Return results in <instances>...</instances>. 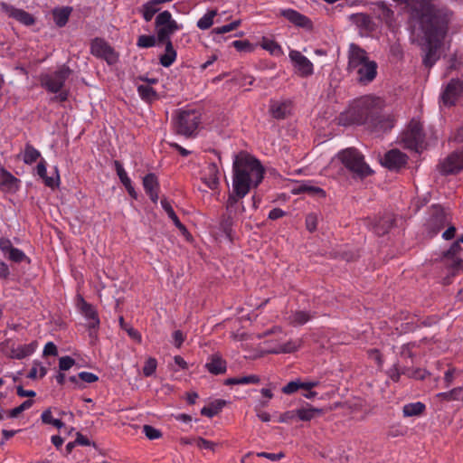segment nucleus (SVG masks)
I'll return each instance as SVG.
<instances>
[{
	"mask_svg": "<svg viewBox=\"0 0 463 463\" xmlns=\"http://www.w3.org/2000/svg\"><path fill=\"white\" fill-rule=\"evenodd\" d=\"M232 170V184L238 194H249L250 188L258 187L265 174L260 161L243 152L235 156Z\"/></svg>",
	"mask_w": 463,
	"mask_h": 463,
	"instance_id": "f03ea898",
	"label": "nucleus"
},
{
	"mask_svg": "<svg viewBox=\"0 0 463 463\" xmlns=\"http://www.w3.org/2000/svg\"><path fill=\"white\" fill-rule=\"evenodd\" d=\"M248 194H238L235 190V185L232 184V191L229 194L226 202V210L232 215L238 213H243L245 212V206L241 201Z\"/></svg>",
	"mask_w": 463,
	"mask_h": 463,
	"instance_id": "6ab92c4d",
	"label": "nucleus"
},
{
	"mask_svg": "<svg viewBox=\"0 0 463 463\" xmlns=\"http://www.w3.org/2000/svg\"><path fill=\"white\" fill-rule=\"evenodd\" d=\"M143 432L146 435V437L151 440L159 439L162 435L159 430L150 425H144Z\"/></svg>",
	"mask_w": 463,
	"mask_h": 463,
	"instance_id": "052dcab7",
	"label": "nucleus"
},
{
	"mask_svg": "<svg viewBox=\"0 0 463 463\" xmlns=\"http://www.w3.org/2000/svg\"><path fill=\"white\" fill-rule=\"evenodd\" d=\"M75 364V360L71 356H62L59 359V368L61 371H67Z\"/></svg>",
	"mask_w": 463,
	"mask_h": 463,
	"instance_id": "680f3d73",
	"label": "nucleus"
},
{
	"mask_svg": "<svg viewBox=\"0 0 463 463\" xmlns=\"http://www.w3.org/2000/svg\"><path fill=\"white\" fill-rule=\"evenodd\" d=\"M402 373L403 375H406L408 378L415 379V380H423L430 373L428 371L421 368H411L408 366H403Z\"/></svg>",
	"mask_w": 463,
	"mask_h": 463,
	"instance_id": "79ce46f5",
	"label": "nucleus"
},
{
	"mask_svg": "<svg viewBox=\"0 0 463 463\" xmlns=\"http://www.w3.org/2000/svg\"><path fill=\"white\" fill-rule=\"evenodd\" d=\"M208 170H209V174H210V178H209V181L206 182V184L209 188L214 189L217 187V185L219 184L217 165L215 164H211L208 166Z\"/></svg>",
	"mask_w": 463,
	"mask_h": 463,
	"instance_id": "8fccbe9b",
	"label": "nucleus"
},
{
	"mask_svg": "<svg viewBox=\"0 0 463 463\" xmlns=\"http://www.w3.org/2000/svg\"><path fill=\"white\" fill-rule=\"evenodd\" d=\"M313 317H314V316L309 312L303 311V310H298V311L292 312L290 315H288L286 317V320L289 325H291L293 326H298L305 325L306 323L310 321Z\"/></svg>",
	"mask_w": 463,
	"mask_h": 463,
	"instance_id": "c756f323",
	"label": "nucleus"
},
{
	"mask_svg": "<svg viewBox=\"0 0 463 463\" xmlns=\"http://www.w3.org/2000/svg\"><path fill=\"white\" fill-rule=\"evenodd\" d=\"M377 68V63L374 61L369 60L354 72L356 73L357 80L360 83L368 84L376 78Z\"/></svg>",
	"mask_w": 463,
	"mask_h": 463,
	"instance_id": "aec40b11",
	"label": "nucleus"
},
{
	"mask_svg": "<svg viewBox=\"0 0 463 463\" xmlns=\"http://www.w3.org/2000/svg\"><path fill=\"white\" fill-rule=\"evenodd\" d=\"M368 99L357 101L339 116V123L343 126L363 125L369 123L373 111Z\"/></svg>",
	"mask_w": 463,
	"mask_h": 463,
	"instance_id": "7ed1b4c3",
	"label": "nucleus"
},
{
	"mask_svg": "<svg viewBox=\"0 0 463 463\" xmlns=\"http://www.w3.org/2000/svg\"><path fill=\"white\" fill-rule=\"evenodd\" d=\"M7 254L8 259L15 263H21L24 260H29L28 257L23 250L14 247L11 249V250Z\"/></svg>",
	"mask_w": 463,
	"mask_h": 463,
	"instance_id": "603ef678",
	"label": "nucleus"
},
{
	"mask_svg": "<svg viewBox=\"0 0 463 463\" xmlns=\"http://www.w3.org/2000/svg\"><path fill=\"white\" fill-rule=\"evenodd\" d=\"M21 180L4 167H0V190L5 194H14L20 189Z\"/></svg>",
	"mask_w": 463,
	"mask_h": 463,
	"instance_id": "f3484780",
	"label": "nucleus"
},
{
	"mask_svg": "<svg viewBox=\"0 0 463 463\" xmlns=\"http://www.w3.org/2000/svg\"><path fill=\"white\" fill-rule=\"evenodd\" d=\"M393 222L394 220L390 214H385L382 217H379L373 224V232L379 236L384 235L391 230Z\"/></svg>",
	"mask_w": 463,
	"mask_h": 463,
	"instance_id": "c85d7f7f",
	"label": "nucleus"
},
{
	"mask_svg": "<svg viewBox=\"0 0 463 463\" xmlns=\"http://www.w3.org/2000/svg\"><path fill=\"white\" fill-rule=\"evenodd\" d=\"M338 156L343 165L354 176L364 178L372 175V169L364 162V156L357 149L349 147L341 151Z\"/></svg>",
	"mask_w": 463,
	"mask_h": 463,
	"instance_id": "39448f33",
	"label": "nucleus"
},
{
	"mask_svg": "<svg viewBox=\"0 0 463 463\" xmlns=\"http://www.w3.org/2000/svg\"><path fill=\"white\" fill-rule=\"evenodd\" d=\"M161 206L168 215V217L173 221L175 227L183 233L187 232V229L185 226L180 222L178 216L175 214L170 202L166 198H163L161 200Z\"/></svg>",
	"mask_w": 463,
	"mask_h": 463,
	"instance_id": "2f4dec72",
	"label": "nucleus"
},
{
	"mask_svg": "<svg viewBox=\"0 0 463 463\" xmlns=\"http://www.w3.org/2000/svg\"><path fill=\"white\" fill-rule=\"evenodd\" d=\"M260 382V378L257 375H248L242 377H232L225 380L224 383L226 385H234V384H255Z\"/></svg>",
	"mask_w": 463,
	"mask_h": 463,
	"instance_id": "a19ab883",
	"label": "nucleus"
},
{
	"mask_svg": "<svg viewBox=\"0 0 463 463\" xmlns=\"http://www.w3.org/2000/svg\"><path fill=\"white\" fill-rule=\"evenodd\" d=\"M440 261L453 276L463 269V235L443 252Z\"/></svg>",
	"mask_w": 463,
	"mask_h": 463,
	"instance_id": "0eeeda50",
	"label": "nucleus"
},
{
	"mask_svg": "<svg viewBox=\"0 0 463 463\" xmlns=\"http://www.w3.org/2000/svg\"><path fill=\"white\" fill-rule=\"evenodd\" d=\"M408 156L398 149L388 151L383 159V165L390 170H398L407 164Z\"/></svg>",
	"mask_w": 463,
	"mask_h": 463,
	"instance_id": "a211bd4d",
	"label": "nucleus"
},
{
	"mask_svg": "<svg viewBox=\"0 0 463 463\" xmlns=\"http://www.w3.org/2000/svg\"><path fill=\"white\" fill-rule=\"evenodd\" d=\"M403 366L399 364V362L393 364L392 368H391L388 372L389 377L395 383L400 381L401 375H403L402 373Z\"/></svg>",
	"mask_w": 463,
	"mask_h": 463,
	"instance_id": "e2e57ef3",
	"label": "nucleus"
},
{
	"mask_svg": "<svg viewBox=\"0 0 463 463\" xmlns=\"http://www.w3.org/2000/svg\"><path fill=\"white\" fill-rule=\"evenodd\" d=\"M33 403V401H32V400L24 401L22 404H20L19 406L12 409L9 411V417H11V418H17L23 411H24L25 410H28L29 408H31Z\"/></svg>",
	"mask_w": 463,
	"mask_h": 463,
	"instance_id": "5fc2aeb1",
	"label": "nucleus"
},
{
	"mask_svg": "<svg viewBox=\"0 0 463 463\" xmlns=\"http://www.w3.org/2000/svg\"><path fill=\"white\" fill-rule=\"evenodd\" d=\"M47 369L44 366L40 365V364L34 363L33 366L31 368L28 378L35 379L38 375L40 378H43L46 375Z\"/></svg>",
	"mask_w": 463,
	"mask_h": 463,
	"instance_id": "4d7b16f0",
	"label": "nucleus"
},
{
	"mask_svg": "<svg viewBox=\"0 0 463 463\" xmlns=\"http://www.w3.org/2000/svg\"><path fill=\"white\" fill-rule=\"evenodd\" d=\"M348 20L361 31L372 33L375 29V24L373 19L367 14H353L348 16Z\"/></svg>",
	"mask_w": 463,
	"mask_h": 463,
	"instance_id": "b1692460",
	"label": "nucleus"
},
{
	"mask_svg": "<svg viewBox=\"0 0 463 463\" xmlns=\"http://www.w3.org/2000/svg\"><path fill=\"white\" fill-rule=\"evenodd\" d=\"M201 122V115L194 109L179 110L173 117V128L176 134L192 137Z\"/></svg>",
	"mask_w": 463,
	"mask_h": 463,
	"instance_id": "20e7f679",
	"label": "nucleus"
},
{
	"mask_svg": "<svg viewBox=\"0 0 463 463\" xmlns=\"http://www.w3.org/2000/svg\"><path fill=\"white\" fill-rule=\"evenodd\" d=\"M426 410V406L421 402H416L405 404L402 407V413L404 417H413L421 415Z\"/></svg>",
	"mask_w": 463,
	"mask_h": 463,
	"instance_id": "f704fd0d",
	"label": "nucleus"
},
{
	"mask_svg": "<svg viewBox=\"0 0 463 463\" xmlns=\"http://www.w3.org/2000/svg\"><path fill=\"white\" fill-rule=\"evenodd\" d=\"M155 29L157 43H162L172 42V35L182 30L183 24H178L169 11L165 10L156 16Z\"/></svg>",
	"mask_w": 463,
	"mask_h": 463,
	"instance_id": "423d86ee",
	"label": "nucleus"
},
{
	"mask_svg": "<svg viewBox=\"0 0 463 463\" xmlns=\"http://www.w3.org/2000/svg\"><path fill=\"white\" fill-rule=\"evenodd\" d=\"M439 171L443 175H450L463 169V146L449 155L439 165Z\"/></svg>",
	"mask_w": 463,
	"mask_h": 463,
	"instance_id": "ddd939ff",
	"label": "nucleus"
},
{
	"mask_svg": "<svg viewBox=\"0 0 463 463\" xmlns=\"http://www.w3.org/2000/svg\"><path fill=\"white\" fill-rule=\"evenodd\" d=\"M40 156L41 154L36 148H34L30 144H26L24 152V162L26 165H32L33 163L36 162Z\"/></svg>",
	"mask_w": 463,
	"mask_h": 463,
	"instance_id": "c03bdc74",
	"label": "nucleus"
},
{
	"mask_svg": "<svg viewBox=\"0 0 463 463\" xmlns=\"http://www.w3.org/2000/svg\"><path fill=\"white\" fill-rule=\"evenodd\" d=\"M71 12L72 8L70 6L54 9L52 14L55 24L58 27L65 26L69 21Z\"/></svg>",
	"mask_w": 463,
	"mask_h": 463,
	"instance_id": "72a5a7b5",
	"label": "nucleus"
},
{
	"mask_svg": "<svg viewBox=\"0 0 463 463\" xmlns=\"http://www.w3.org/2000/svg\"><path fill=\"white\" fill-rule=\"evenodd\" d=\"M241 24V20L233 21L228 24L213 29V33L216 34H224L237 29Z\"/></svg>",
	"mask_w": 463,
	"mask_h": 463,
	"instance_id": "6e6d98bb",
	"label": "nucleus"
},
{
	"mask_svg": "<svg viewBox=\"0 0 463 463\" xmlns=\"http://www.w3.org/2000/svg\"><path fill=\"white\" fill-rule=\"evenodd\" d=\"M299 389H303V382L300 379H297L288 383L282 388V392L285 394H292L298 392Z\"/></svg>",
	"mask_w": 463,
	"mask_h": 463,
	"instance_id": "864d4df0",
	"label": "nucleus"
},
{
	"mask_svg": "<svg viewBox=\"0 0 463 463\" xmlns=\"http://www.w3.org/2000/svg\"><path fill=\"white\" fill-rule=\"evenodd\" d=\"M161 44L165 45V53L160 56V64L163 67L168 68L170 67L176 60L177 52L174 48L172 42L162 43Z\"/></svg>",
	"mask_w": 463,
	"mask_h": 463,
	"instance_id": "7c9ffc66",
	"label": "nucleus"
},
{
	"mask_svg": "<svg viewBox=\"0 0 463 463\" xmlns=\"http://www.w3.org/2000/svg\"><path fill=\"white\" fill-rule=\"evenodd\" d=\"M369 124L374 128L381 131H388L394 126L393 118L390 115L382 114L373 109L372 116L370 117Z\"/></svg>",
	"mask_w": 463,
	"mask_h": 463,
	"instance_id": "412c9836",
	"label": "nucleus"
},
{
	"mask_svg": "<svg viewBox=\"0 0 463 463\" xmlns=\"http://www.w3.org/2000/svg\"><path fill=\"white\" fill-rule=\"evenodd\" d=\"M143 186L151 201L153 203H156L158 200L159 190V184L156 175L153 173L146 175L143 178Z\"/></svg>",
	"mask_w": 463,
	"mask_h": 463,
	"instance_id": "393cba45",
	"label": "nucleus"
},
{
	"mask_svg": "<svg viewBox=\"0 0 463 463\" xmlns=\"http://www.w3.org/2000/svg\"><path fill=\"white\" fill-rule=\"evenodd\" d=\"M292 110V102L287 100H271L269 105V112L276 119H284L290 115Z\"/></svg>",
	"mask_w": 463,
	"mask_h": 463,
	"instance_id": "5701e85b",
	"label": "nucleus"
},
{
	"mask_svg": "<svg viewBox=\"0 0 463 463\" xmlns=\"http://www.w3.org/2000/svg\"><path fill=\"white\" fill-rule=\"evenodd\" d=\"M72 71L65 64L51 73L43 74L40 78L41 85L51 93H57L65 86L66 80Z\"/></svg>",
	"mask_w": 463,
	"mask_h": 463,
	"instance_id": "6e6552de",
	"label": "nucleus"
},
{
	"mask_svg": "<svg viewBox=\"0 0 463 463\" xmlns=\"http://www.w3.org/2000/svg\"><path fill=\"white\" fill-rule=\"evenodd\" d=\"M406 433V427L401 423L392 424L389 427L387 435L392 438L403 436Z\"/></svg>",
	"mask_w": 463,
	"mask_h": 463,
	"instance_id": "13d9d810",
	"label": "nucleus"
},
{
	"mask_svg": "<svg viewBox=\"0 0 463 463\" xmlns=\"http://www.w3.org/2000/svg\"><path fill=\"white\" fill-rule=\"evenodd\" d=\"M90 52L95 57L105 60L109 64H113L118 60L114 49L101 38H95L91 41Z\"/></svg>",
	"mask_w": 463,
	"mask_h": 463,
	"instance_id": "f8f14e48",
	"label": "nucleus"
},
{
	"mask_svg": "<svg viewBox=\"0 0 463 463\" xmlns=\"http://www.w3.org/2000/svg\"><path fill=\"white\" fill-rule=\"evenodd\" d=\"M78 377L80 378V381L87 383H93L99 380L98 375L90 372H80L78 374Z\"/></svg>",
	"mask_w": 463,
	"mask_h": 463,
	"instance_id": "338daca9",
	"label": "nucleus"
},
{
	"mask_svg": "<svg viewBox=\"0 0 463 463\" xmlns=\"http://www.w3.org/2000/svg\"><path fill=\"white\" fill-rule=\"evenodd\" d=\"M371 11L373 15L385 24H390L393 16V11L383 1L372 4Z\"/></svg>",
	"mask_w": 463,
	"mask_h": 463,
	"instance_id": "a878e982",
	"label": "nucleus"
},
{
	"mask_svg": "<svg viewBox=\"0 0 463 463\" xmlns=\"http://www.w3.org/2000/svg\"><path fill=\"white\" fill-rule=\"evenodd\" d=\"M368 61L369 58L364 49L354 43L350 44L348 54V71L354 72Z\"/></svg>",
	"mask_w": 463,
	"mask_h": 463,
	"instance_id": "dca6fc26",
	"label": "nucleus"
},
{
	"mask_svg": "<svg viewBox=\"0 0 463 463\" xmlns=\"http://www.w3.org/2000/svg\"><path fill=\"white\" fill-rule=\"evenodd\" d=\"M415 346L416 345L414 343H407L402 345L400 348V358L402 360L411 359L412 363L415 356L412 350Z\"/></svg>",
	"mask_w": 463,
	"mask_h": 463,
	"instance_id": "09e8293b",
	"label": "nucleus"
},
{
	"mask_svg": "<svg viewBox=\"0 0 463 463\" xmlns=\"http://www.w3.org/2000/svg\"><path fill=\"white\" fill-rule=\"evenodd\" d=\"M2 8L10 17L17 20L26 26H30L35 22L33 16L24 10L15 8L6 3H2Z\"/></svg>",
	"mask_w": 463,
	"mask_h": 463,
	"instance_id": "4be33fe9",
	"label": "nucleus"
},
{
	"mask_svg": "<svg viewBox=\"0 0 463 463\" xmlns=\"http://www.w3.org/2000/svg\"><path fill=\"white\" fill-rule=\"evenodd\" d=\"M115 170L117 172V175L122 183L124 186H130V184H132L131 179L128 177L126 170L124 169L122 164L116 160L114 161Z\"/></svg>",
	"mask_w": 463,
	"mask_h": 463,
	"instance_id": "49530a36",
	"label": "nucleus"
},
{
	"mask_svg": "<svg viewBox=\"0 0 463 463\" xmlns=\"http://www.w3.org/2000/svg\"><path fill=\"white\" fill-rule=\"evenodd\" d=\"M36 343L33 342L27 345H19L16 349L13 350V356L16 359H24L31 355L36 349Z\"/></svg>",
	"mask_w": 463,
	"mask_h": 463,
	"instance_id": "ea45409f",
	"label": "nucleus"
},
{
	"mask_svg": "<svg viewBox=\"0 0 463 463\" xmlns=\"http://www.w3.org/2000/svg\"><path fill=\"white\" fill-rule=\"evenodd\" d=\"M137 93L139 97L146 102H152L158 98L156 91L148 84L138 85Z\"/></svg>",
	"mask_w": 463,
	"mask_h": 463,
	"instance_id": "4c0bfd02",
	"label": "nucleus"
},
{
	"mask_svg": "<svg viewBox=\"0 0 463 463\" xmlns=\"http://www.w3.org/2000/svg\"><path fill=\"white\" fill-rule=\"evenodd\" d=\"M160 10L158 5L154 0H149L142 5V15L146 22H150L154 15Z\"/></svg>",
	"mask_w": 463,
	"mask_h": 463,
	"instance_id": "58836bf2",
	"label": "nucleus"
},
{
	"mask_svg": "<svg viewBox=\"0 0 463 463\" xmlns=\"http://www.w3.org/2000/svg\"><path fill=\"white\" fill-rule=\"evenodd\" d=\"M217 15V10H208L207 13L197 21V27L201 30H208L213 24V19Z\"/></svg>",
	"mask_w": 463,
	"mask_h": 463,
	"instance_id": "37998d69",
	"label": "nucleus"
},
{
	"mask_svg": "<svg viewBox=\"0 0 463 463\" xmlns=\"http://www.w3.org/2000/svg\"><path fill=\"white\" fill-rule=\"evenodd\" d=\"M194 445L201 449H207V450L214 451L216 447L218 446L217 443L211 441V440H207L201 437L194 438Z\"/></svg>",
	"mask_w": 463,
	"mask_h": 463,
	"instance_id": "3c124183",
	"label": "nucleus"
},
{
	"mask_svg": "<svg viewBox=\"0 0 463 463\" xmlns=\"http://www.w3.org/2000/svg\"><path fill=\"white\" fill-rule=\"evenodd\" d=\"M157 362L155 358H148L143 367V373L145 376H151L156 369Z\"/></svg>",
	"mask_w": 463,
	"mask_h": 463,
	"instance_id": "bf43d9fd",
	"label": "nucleus"
},
{
	"mask_svg": "<svg viewBox=\"0 0 463 463\" xmlns=\"http://www.w3.org/2000/svg\"><path fill=\"white\" fill-rule=\"evenodd\" d=\"M302 339L288 340L287 343L279 345L271 353L273 354H290L296 352L302 346Z\"/></svg>",
	"mask_w": 463,
	"mask_h": 463,
	"instance_id": "473e14b6",
	"label": "nucleus"
},
{
	"mask_svg": "<svg viewBox=\"0 0 463 463\" xmlns=\"http://www.w3.org/2000/svg\"><path fill=\"white\" fill-rule=\"evenodd\" d=\"M317 216L316 213H309L306 217V228L310 232L317 230Z\"/></svg>",
	"mask_w": 463,
	"mask_h": 463,
	"instance_id": "0e129e2a",
	"label": "nucleus"
},
{
	"mask_svg": "<svg viewBox=\"0 0 463 463\" xmlns=\"http://www.w3.org/2000/svg\"><path fill=\"white\" fill-rule=\"evenodd\" d=\"M455 374H456V368L455 367H452V366H449L448 370L444 373V383H445V387H449L454 379H455Z\"/></svg>",
	"mask_w": 463,
	"mask_h": 463,
	"instance_id": "774afa93",
	"label": "nucleus"
},
{
	"mask_svg": "<svg viewBox=\"0 0 463 463\" xmlns=\"http://www.w3.org/2000/svg\"><path fill=\"white\" fill-rule=\"evenodd\" d=\"M156 35L142 34L137 38V45L139 48H151L156 44Z\"/></svg>",
	"mask_w": 463,
	"mask_h": 463,
	"instance_id": "de8ad7c7",
	"label": "nucleus"
},
{
	"mask_svg": "<svg viewBox=\"0 0 463 463\" xmlns=\"http://www.w3.org/2000/svg\"><path fill=\"white\" fill-rule=\"evenodd\" d=\"M463 392V387H457L454 388L449 392H439L436 396L439 400L443 401H459L460 400V394Z\"/></svg>",
	"mask_w": 463,
	"mask_h": 463,
	"instance_id": "a18cd8bd",
	"label": "nucleus"
},
{
	"mask_svg": "<svg viewBox=\"0 0 463 463\" xmlns=\"http://www.w3.org/2000/svg\"><path fill=\"white\" fill-rule=\"evenodd\" d=\"M451 217L440 205H433L430 210V216L426 223L427 230L434 236L440 230L450 224Z\"/></svg>",
	"mask_w": 463,
	"mask_h": 463,
	"instance_id": "9b49d317",
	"label": "nucleus"
},
{
	"mask_svg": "<svg viewBox=\"0 0 463 463\" xmlns=\"http://www.w3.org/2000/svg\"><path fill=\"white\" fill-rule=\"evenodd\" d=\"M288 56L294 69L300 77L307 78L314 73L313 63L299 51L290 50Z\"/></svg>",
	"mask_w": 463,
	"mask_h": 463,
	"instance_id": "4468645a",
	"label": "nucleus"
},
{
	"mask_svg": "<svg viewBox=\"0 0 463 463\" xmlns=\"http://www.w3.org/2000/svg\"><path fill=\"white\" fill-rule=\"evenodd\" d=\"M321 409H317L307 404V407L300 408L296 411V415L303 421H308L322 413Z\"/></svg>",
	"mask_w": 463,
	"mask_h": 463,
	"instance_id": "c9c22d12",
	"label": "nucleus"
},
{
	"mask_svg": "<svg viewBox=\"0 0 463 463\" xmlns=\"http://www.w3.org/2000/svg\"><path fill=\"white\" fill-rule=\"evenodd\" d=\"M225 404V401L216 400L213 402L210 403L208 406H204L201 410V414L208 418H213L222 411Z\"/></svg>",
	"mask_w": 463,
	"mask_h": 463,
	"instance_id": "e433bc0d",
	"label": "nucleus"
},
{
	"mask_svg": "<svg viewBox=\"0 0 463 463\" xmlns=\"http://www.w3.org/2000/svg\"><path fill=\"white\" fill-rule=\"evenodd\" d=\"M421 18L427 40L423 64L431 68L439 59V49L448 33L453 12L445 5L424 3L421 6Z\"/></svg>",
	"mask_w": 463,
	"mask_h": 463,
	"instance_id": "f257e3e1",
	"label": "nucleus"
},
{
	"mask_svg": "<svg viewBox=\"0 0 463 463\" xmlns=\"http://www.w3.org/2000/svg\"><path fill=\"white\" fill-rule=\"evenodd\" d=\"M207 370L213 374H222L226 372V361L223 360L219 354H213L206 363Z\"/></svg>",
	"mask_w": 463,
	"mask_h": 463,
	"instance_id": "cd10ccee",
	"label": "nucleus"
},
{
	"mask_svg": "<svg viewBox=\"0 0 463 463\" xmlns=\"http://www.w3.org/2000/svg\"><path fill=\"white\" fill-rule=\"evenodd\" d=\"M402 142L408 149L416 152L422 150L424 145L422 125L415 120L411 121L408 129L402 134Z\"/></svg>",
	"mask_w": 463,
	"mask_h": 463,
	"instance_id": "1a4fd4ad",
	"label": "nucleus"
},
{
	"mask_svg": "<svg viewBox=\"0 0 463 463\" xmlns=\"http://www.w3.org/2000/svg\"><path fill=\"white\" fill-rule=\"evenodd\" d=\"M463 93V80L451 79L441 93V101L445 106L450 107L456 104Z\"/></svg>",
	"mask_w": 463,
	"mask_h": 463,
	"instance_id": "2eb2a0df",
	"label": "nucleus"
},
{
	"mask_svg": "<svg viewBox=\"0 0 463 463\" xmlns=\"http://www.w3.org/2000/svg\"><path fill=\"white\" fill-rule=\"evenodd\" d=\"M76 307L85 319L89 321L90 336L96 337L100 321L95 307L88 303L81 295H77L76 297Z\"/></svg>",
	"mask_w": 463,
	"mask_h": 463,
	"instance_id": "9d476101",
	"label": "nucleus"
},
{
	"mask_svg": "<svg viewBox=\"0 0 463 463\" xmlns=\"http://www.w3.org/2000/svg\"><path fill=\"white\" fill-rule=\"evenodd\" d=\"M279 14L296 26L304 28L310 24V20L306 15L294 9H281Z\"/></svg>",
	"mask_w": 463,
	"mask_h": 463,
	"instance_id": "bb28decb",
	"label": "nucleus"
},
{
	"mask_svg": "<svg viewBox=\"0 0 463 463\" xmlns=\"http://www.w3.org/2000/svg\"><path fill=\"white\" fill-rule=\"evenodd\" d=\"M232 46L239 52H250L252 50V46L248 41H234Z\"/></svg>",
	"mask_w": 463,
	"mask_h": 463,
	"instance_id": "69168bd1",
	"label": "nucleus"
}]
</instances>
